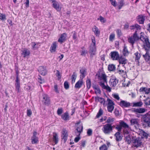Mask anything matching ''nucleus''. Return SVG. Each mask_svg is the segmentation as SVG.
Here are the masks:
<instances>
[{"mask_svg": "<svg viewBox=\"0 0 150 150\" xmlns=\"http://www.w3.org/2000/svg\"><path fill=\"white\" fill-rule=\"evenodd\" d=\"M38 71L42 75H45L47 74V70L45 67L43 66H40L38 68Z\"/></svg>", "mask_w": 150, "mask_h": 150, "instance_id": "nucleus-16", "label": "nucleus"}, {"mask_svg": "<svg viewBox=\"0 0 150 150\" xmlns=\"http://www.w3.org/2000/svg\"><path fill=\"white\" fill-rule=\"evenodd\" d=\"M125 141L127 142L128 144H129L131 142V139L130 135L127 134L126 136L125 135Z\"/></svg>", "mask_w": 150, "mask_h": 150, "instance_id": "nucleus-41", "label": "nucleus"}, {"mask_svg": "<svg viewBox=\"0 0 150 150\" xmlns=\"http://www.w3.org/2000/svg\"><path fill=\"white\" fill-rule=\"evenodd\" d=\"M52 6L57 11H60L61 10V8L59 7V4L57 1L53 3Z\"/></svg>", "mask_w": 150, "mask_h": 150, "instance_id": "nucleus-26", "label": "nucleus"}, {"mask_svg": "<svg viewBox=\"0 0 150 150\" xmlns=\"http://www.w3.org/2000/svg\"><path fill=\"white\" fill-rule=\"evenodd\" d=\"M31 139L33 144L38 143V138L37 137H32Z\"/></svg>", "mask_w": 150, "mask_h": 150, "instance_id": "nucleus-38", "label": "nucleus"}, {"mask_svg": "<svg viewBox=\"0 0 150 150\" xmlns=\"http://www.w3.org/2000/svg\"><path fill=\"white\" fill-rule=\"evenodd\" d=\"M54 91L57 93H59V92L58 89V86L57 85H55L54 86Z\"/></svg>", "mask_w": 150, "mask_h": 150, "instance_id": "nucleus-63", "label": "nucleus"}, {"mask_svg": "<svg viewBox=\"0 0 150 150\" xmlns=\"http://www.w3.org/2000/svg\"><path fill=\"white\" fill-rule=\"evenodd\" d=\"M118 3L119 5L118 6V7L119 9H120L124 5V0H120Z\"/></svg>", "mask_w": 150, "mask_h": 150, "instance_id": "nucleus-46", "label": "nucleus"}, {"mask_svg": "<svg viewBox=\"0 0 150 150\" xmlns=\"http://www.w3.org/2000/svg\"><path fill=\"white\" fill-rule=\"evenodd\" d=\"M115 38V34L114 33H112L109 36V40L110 41H113Z\"/></svg>", "mask_w": 150, "mask_h": 150, "instance_id": "nucleus-53", "label": "nucleus"}, {"mask_svg": "<svg viewBox=\"0 0 150 150\" xmlns=\"http://www.w3.org/2000/svg\"><path fill=\"white\" fill-rule=\"evenodd\" d=\"M103 111L102 109L100 108L96 116V118H98L100 117L101 115L103 114Z\"/></svg>", "mask_w": 150, "mask_h": 150, "instance_id": "nucleus-44", "label": "nucleus"}, {"mask_svg": "<svg viewBox=\"0 0 150 150\" xmlns=\"http://www.w3.org/2000/svg\"><path fill=\"white\" fill-rule=\"evenodd\" d=\"M21 51V54L24 58L28 56L30 53V51L26 48H24Z\"/></svg>", "mask_w": 150, "mask_h": 150, "instance_id": "nucleus-13", "label": "nucleus"}, {"mask_svg": "<svg viewBox=\"0 0 150 150\" xmlns=\"http://www.w3.org/2000/svg\"><path fill=\"white\" fill-rule=\"evenodd\" d=\"M55 75L58 77V79H61V76L60 72L58 70L56 71V73L55 74Z\"/></svg>", "mask_w": 150, "mask_h": 150, "instance_id": "nucleus-60", "label": "nucleus"}, {"mask_svg": "<svg viewBox=\"0 0 150 150\" xmlns=\"http://www.w3.org/2000/svg\"><path fill=\"white\" fill-rule=\"evenodd\" d=\"M134 146L136 147H137L140 146L142 143V142L140 139H136L134 140Z\"/></svg>", "mask_w": 150, "mask_h": 150, "instance_id": "nucleus-35", "label": "nucleus"}, {"mask_svg": "<svg viewBox=\"0 0 150 150\" xmlns=\"http://www.w3.org/2000/svg\"><path fill=\"white\" fill-rule=\"evenodd\" d=\"M108 69L109 71H113L115 69V67L113 64H109L108 66Z\"/></svg>", "mask_w": 150, "mask_h": 150, "instance_id": "nucleus-39", "label": "nucleus"}, {"mask_svg": "<svg viewBox=\"0 0 150 150\" xmlns=\"http://www.w3.org/2000/svg\"><path fill=\"white\" fill-rule=\"evenodd\" d=\"M31 45L32 47V49L34 50L38 48L39 47L38 45H37L35 42H32Z\"/></svg>", "mask_w": 150, "mask_h": 150, "instance_id": "nucleus-50", "label": "nucleus"}, {"mask_svg": "<svg viewBox=\"0 0 150 150\" xmlns=\"http://www.w3.org/2000/svg\"><path fill=\"white\" fill-rule=\"evenodd\" d=\"M130 29L131 30L136 29L137 30H139L141 29V27L139 25L136 24L134 25L131 26Z\"/></svg>", "mask_w": 150, "mask_h": 150, "instance_id": "nucleus-37", "label": "nucleus"}, {"mask_svg": "<svg viewBox=\"0 0 150 150\" xmlns=\"http://www.w3.org/2000/svg\"><path fill=\"white\" fill-rule=\"evenodd\" d=\"M92 133V130L91 129H88L87 131V134L88 136H91Z\"/></svg>", "mask_w": 150, "mask_h": 150, "instance_id": "nucleus-61", "label": "nucleus"}, {"mask_svg": "<svg viewBox=\"0 0 150 150\" xmlns=\"http://www.w3.org/2000/svg\"><path fill=\"white\" fill-rule=\"evenodd\" d=\"M115 125L112 126L111 124H106L103 125L102 130L103 132L106 134H109L112 132L113 128Z\"/></svg>", "mask_w": 150, "mask_h": 150, "instance_id": "nucleus-2", "label": "nucleus"}, {"mask_svg": "<svg viewBox=\"0 0 150 150\" xmlns=\"http://www.w3.org/2000/svg\"><path fill=\"white\" fill-rule=\"evenodd\" d=\"M62 138L64 139V142H65L67 139L68 134L67 131L65 129H63L62 131Z\"/></svg>", "mask_w": 150, "mask_h": 150, "instance_id": "nucleus-14", "label": "nucleus"}, {"mask_svg": "<svg viewBox=\"0 0 150 150\" xmlns=\"http://www.w3.org/2000/svg\"><path fill=\"white\" fill-rule=\"evenodd\" d=\"M139 130L140 132V134H141L144 137H147L148 134L146 133L142 129H139Z\"/></svg>", "mask_w": 150, "mask_h": 150, "instance_id": "nucleus-52", "label": "nucleus"}, {"mask_svg": "<svg viewBox=\"0 0 150 150\" xmlns=\"http://www.w3.org/2000/svg\"><path fill=\"white\" fill-rule=\"evenodd\" d=\"M24 4L26 7H28L29 6V0H25Z\"/></svg>", "mask_w": 150, "mask_h": 150, "instance_id": "nucleus-62", "label": "nucleus"}, {"mask_svg": "<svg viewBox=\"0 0 150 150\" xmlns=\"http://www.w3.org/2000/svg\"><path fill=\"white\" fill-rule=\"evenodd\" d=\"M147 110L144 108H134L132 110V111L136 113H142L146 112Z\"/></svg>", "mask_w": 150, "mask_h": 150, "instance_id": "nucleus-12", "label": "nucleus"}, {"mask_svg": "<svg viewBox=\"0 0 150 150\" xmlns=\"http://www.w3.org/2000/svg\"><path fill=\"white\" fill-rule=\"evenodd\" d=\"M15 86L16 88L15 90L18 93H19L21 91L20 81H16Z\"/></svg>", "mask_w": 150, "mask_h": 150, "instance_id": "nucleus-28", "label": "nucleus"}, {"mask_svg": "<svg viewBox=\"0 0 150 150\" xmlns=\"http://www.w3.org/2000/svg\"><path fill=\"white\" fill-rule=\"evenodd\" d=\"M139 92L145 93L146 94H148L150 91V88H147L146 87H142L139 89Z\"/></svg>", "mask_w": 150, "mask_h": 150, "instance_id": "nucleus-25", "label": "nucleus"}, {"mask_svg": "<svg viewBox=\"0 0 150 150\" xmlns=\"http://www.w3.org/2000/svg\"><path fill=\"white\" fill-rule=\"evenodd\" d=\"M57 46V44L56 42H54L52 43L50 49V51L51 52H53L56 51Z\"/></svg>", "mask_w": 150, "mask_h": 150, "instance_id": "nucleus-22", "label": "nucleus"}, {"mask_svg": "<svg viewBox=\"0 0 150 150\" xmlns=\"http://www.w3.org/2000/svg\"><path fill=\"white\" fill-rule=\"evenodd\" d=\"M43 99L42 102L45 105H48L50 103V99L47 95L45 94L42 95Z\"/></svg>", "mask_w": 150, "mask_h": 150, "instance_id": "nucleus-9", "label": "nucleus"}, {"mask_svg": "<svg viewBox=\"0 0 150 150\" xmlns=\"http://www.w3.org/2000/svg\"><path fill=\"white\" fill-rule=\"evenodd\" d=\"M111 4L114 7H116L117 5V3L115 0H109Z\"/></svg>", "mask_w": 150, "mask_h": 150, "instance_id": "nucleus-55", "label": "nucleus"}, {"mask_svg": "<svg viewBox=\"0 0 150 150\" xmlns=\"http://www.w3.org/2000/svg\"><path fill=\"white\" fill-rule=\"evenodd\" d=\"M61 117L65 121L69 120L70 118L69 114L67 112H66L62 114Z\"/></svg>", "mask_w": 150, "mask_h": 150, "instance_id": "nucleus-18", "label": "nucleus"}, {"mask_svg": "<svg viewBox=\"0 0 150 150\" xmlns=\"http://www.w3.org/2000/svg\"><path fill=\"white\" fill-rule=\"evenodd\" d=\"M143 56L146 61L149 63L150 62V56L148 52H146L145 54L143 55Z\"/></svg>", "mask_w": 150, "mask_h": 150, "instance_id": "nucleus-34", "label": "nucleus"}, {"mask_svg": "<svg viewBox=\"0 0 150 150\" xmlns=\"http://www.w3.org/2000/svg\"><path fill=\"white\" fill-rule=\"evenodd\" d=\"M119 105L122 108L128 107L130 105V104L129 102L126 101L122 100L121 99Z\"/></svg>", "mask_w": 150, "mask_h": 150, "instance_id": "nucleus-11", "label": "nucleus"}, {"mask_svg": "<svg viewBox=\"0 0 150 150\" xmlns=\"http://www.w3.org/2000/svg\"><path fill=\"white\" fill-rule=\"evenodd\" d=\"M108 102L107 108L109 112H112L114 108V103L112 100L108 98L107 99Z\"/></svg>", "mask_w": 150, "mask_h": 150, "instance_id": "nucleus-6", "label": "nucleus"}, {"mask_svg": "<svg viewBox=\"0 0 150 150\" xmlns=\"http://www.w3.org/2000/svg\"><path fill=\"white\" fill-rule=\"evenodd\" d=\"M123 55L124 56H127L129 54V52L128 51L127 47L126 46H125L123 47L122 51Z\"/></svg>", "mask_w": 150, "mask_h": 150, "instance_id": "nucleus-27", "label": "nucleus"}, {"mask_svg": "<svg viewBox=\"0 0 150 150\" xmlns=\"http://www.w3.org/2000/svg\"><path fill=\"white\" fill-rule=\"evenodd\" d=\"M96 46L91 45L89 50V53L91 55H94L95 54V53L96 51Z\"/></svg>", "mask_w": 150, "mask_h": 150, "instance_id": "nucleus-30", "label": "nucleus"}, {"mask_svg": "<svg viewBox=\"0 0 150 150\" xmlns=\"http://www.w3.org/2000/svg\"><path fill=\"white\" fill-rule=\"evenodd\" d=\"M86 86L87 88L89 89L91 87V83L90 79H88L86 81Z\"/></svg>", "mask_w": 150, "mask_h": 150, "instance_id": "nucleus-48", "label": "nucleus"}, {"mask_svg": "<svg viewBox=\"0 0 150 150\" xmlns=\"http://www.w3.org/2000/svg\"><path fill=\"white\" fill-rule=\"evenodd\" d=\"M6 19V16L5 14L0 13V19L3 21H5Z\"/></svg>", "mask_w": 150, "mask_h": 150, "instance_id": "nucleus-49", "label": "nucleus"}, {"mask_svg": "<svg viewBox=\"0 0 150 150\" xmlns=\"http://www.w3.org/2000/svg\"><path fill=\"white\" fill-rule=\"evenodd\" d=\"M113 97L114 98L117 99V100H119L120 99V98L119 97V95L118 94H115L113 95Z\"/></svg>", "mask_w": 150, "mask_h": 150, "instance_id": "nucleus-64", "label": "nucleus"}, {"mask_svg": "<svg viewBox=\"0 0 150 150\" xmlns=\"http://www.w3.org/2000/svg\"><path fill=\"white\" fill-rule=\"evenodd\" d=\"M114 118L111 117H108L107 119L106 122L107 123V124H111L112 123L114 120Z\"/></svg>", "mask_w": 150, "mask_h": 150, "instance_id": "nucleus-45", "label": "nucleus"}, {"mask_svg": "<svg viewBox=\"0 0 150 150\" xmlns=\"http://www.w3.org/2000/svg\"><path fill=\"white\" fill-rule=\"evenodd\" d=\"M53 140L55 144H57L58 142V136L57 134L55 132L53 133Z\"/></svg>", "mask_w": 150, "mask_h": 150, "instance_id": "nucleus-32", "label": "nucleus"}, {"mask_svg": "<svg viewBox=\"0 0 150 150\" xmlns=\"http://www.w3.org/2000/svg\"><path fill=\"white\" fill-rule=\"evenodd\" d=\"M139 39V37L138 36L136 31L133 35L129 36L128 39V42L129 43L133 46L135 42Z\"/></svg>", "mask_w": 150, "mask_h": 150, "instance_id": "nucleus-3", "label": "nucleus"}, {"mask_svg": "<svg viewBox=\"0 0 150 150\" xmlns=\"http://www.w3.org/2000/svg\"><path fill=\"white\" fill-rule=\"evenodd\" d=\"M83 83V81L82 79L79 80L76 83L75 86V88L76 89H79L81 87Z\"/></svg>", "mask_w": 150, "mask_h": 150, "instance_id": "nucleus-23", "label": "nucleus"}, {"mask_svg": "<svg viewBox=\"0 0 150 150\" xmlns=\"http://www.w3.org/2000/svg\"><path fill=\"white\" fill-rule=\"evenodd\" d=\"M93 89H94L95 92L96 94H100L101 91L98 87L95 86L93 87Z\"/></svg>", "mask_w": 150, "mask_h": 150, "instance_id": "nucleus-42", "label": "nucleus"}, {"mask_svg": "<svg viewBox=\"0 0 150 150\" xmlns=\"http://www.w3.org/2000/svg\"><path fill=\"white\" fill-rule=\"evenodd\" d=\"M95 100L96 102H100L101 104L104 105L105 104V100L103 98L96 97L95 98Z\"/></svg>", "mask_w": 150, "mask_h": 150, "instance_id": "nucleus-20", "label": "nucleus"}, {"mask_svg": "<svg viewBox=\"0 0 150 150\" xmlns=\"http://www.w3.org/2000/svg\"><path fill=\"white\" fill-rule=\"evenodd\" d=\"M134 55L135 56V61H138L141 57L140 54L138 52H137L134 53Z\"/></svg>", "mask_w": 150, "mask_h": 150, "instance_id": "nucleus-47", "label": "nucleus"}, {"mask_svg": "<svg viewBox=\"0 0 150 150\" xmlns=\"http://www.w3.org/2000/svg\"><path fill=\"white\" fill-rule=\"evenodd\" d=\"M128 127L127 128H124L123 130V133L124 134H128L129 133V130L130 129V128L129 126L128 125Z\"/></svg>", "mask_w": 150, "mask_h": 150, "instance_id": "nucleus-43", "label": "nucleus"}, {"mask_svg": "<svg viewBox=\"0 0 150 150\" xmlns=\"http://www.w3.org/2000/svg\"><path fill=\"white\" fill-rule=\"evenodd\" d=\"M100 150H107V148L105 144H104L100 147L99 148Z\"/></svg>", "mask_w": 150, "mask_h": 150, "instance_id": "nucleus-56", "label": "nucleus"}, {"mask_svg": "<svg viewBox=\"0 0 150 150\" xmlns=\"http://www.w3.org/2000/svg\"><path fill=\"white\" fill-rule=\"evenodd\" d=\"M145 16H142V15H140L138 16L137 20L139 22V24H143L144 23V22L145 20Z\"/></svg>", "mask_w": 150, "mask_h": 150, "instance_id": "nucleus-19", "label": "nucleus"}, {"mask_svg": "<svg viewBox=\"0 0 150 150\" xmlns=\"http://www.w3.org/2000/svg\"><path fill=\"white\" fill-rule=\"evenodd\" d=\"M98 76L99 83L100 86L103 89L106 90L109 92L111 91V88L107 85L106 86L105 83H107V76L105 72L100 71L96 74Z\"/></svg>", "mask_w": 150, "mask_h": 150, "instance_id": "nucleus-1", "label": "nucleus"}, {"mask_svg": "<svg viewBox=\"0 0 150 150\" xmlns=\"http://www.w3.org/2000/svg\"><path fill=\"white\" fill-rule=\"evenodd\" d=\"M110 55L111 59L113 60H118L120 57L118 52L116 51L111 52L110 53Z\"/></svg>", "mask_w": 150, "mask_h": 150, "instance_id": "nucleus-7", "label": "nucleus"}, {"mask_svg": "<svg viewBox=\"0 0 150 150\" xmlns=\"http://www.w3.org/2000/svg\"><path fill=\"white\" fill-rule=\"evenodd\" d=\"M140 39L144 43V46L146 50H148L150 48V43L147 38L141 35Z\"/></svg>", "mask_w": 150, "mask_h": 150, "instance_id": "nucleus-4", "label": "nucleus"}, {"mask_svg": "<svg viewBox=\"0 0 150 150\" xmlns=\"http://www.w3.org/2000/svg\"><path fill=\"white\" fill-rule=\"evenodd\" d=\"M77 75L76 72H73L71 76V81L72 83H74L77 77Z\"/></svg>", "mask_w": 150, "mask_h": 150, "instance_id": "nucleus-40", "label": "nucleus"}, {"mask_svg": "<svg viewBox=\"0 0 150 150\" xmlns=\"http://www.w3.org/2000/svg\"><path fill=\"white\" fill-rule=\"evenodd\" d=\"M143 121L148 124L150 122V114L147 113L144 115L143 117Z\"/></svg>", "mask_w": 150, "mask_h": 150, "instance_id": "nucleus-15", "label": "nucleus"}, {"mask_svg": "<svg viewBox=\"0 0 150 150\" xmlns=\"http://www.w3.org/2000/svg\"><path fill=\"white\" fill-rule=\"evenodd\" d=\"M110 86L111 87L115 86L118 83V80L115 76H112L110 78L109 81Z\"/></svg>", "mask_w": 150, "mask_h": 150, "instance_id": "nucleus-8", "label": "nucleus"}, {"mask_svg": "<svg viewBox=\"0 0 150 150\" xmlns=\"http://www.w3.org/2000/svg\"><path fill=\"white\" fill-rule=\"evenodd\" d=\"M63 110L62 108H59L57 111V114L58 115H60L63 112Z\"/></svg>", "mask_w": 150, "mask_h": 150, "instance_id": "nucleus-58", "label": "nucleus"}, {"mask_svg": "<svg viewBox=\"0 0 150 150\" xmlns=\"http://www.w3.org/2000/svg\"><path fill=\"white\" fill-rule=\"evenodd\" d=\"M83 131V126L81 124H78L77 125L76 135L77 136H79Z\"/></svg>", "mask_w": 150, "mask_h": 150, "instance_id": "nucleus-10", "label": "nucleus"}, {"mask_svg": "<svg viewBox=\"0 0 150 150\" xmlns=\"http://www.w3.org/2000/svg\"><path fill=\"white\" fill-rule=\"evenodd\" d=\"M86 69L85 68H82L80 69V71L81 74L80 77H82V79L84 78L86 76Z\"/></svg>", "mask_w": 150, "mask_h": 150, "instance_id": "nucleus-24", "label": "nucleus"}, {"mask_svg": "<svg viewBox=\"0 0 150 150\" xmlns=\"http://www.w3.org/2000/svg\"><path fill=\"white\" fill-rule=\"evenodd\" d=\"M116 137V140L117 141H120L122 138L120 136V132H116L115 135Z\"/></svg>", "mask_w": 150, "mask_h": 150, "instance_id": "nucleus-36", "label": "nucleus"}, {"mask_svg": "<svg viewBox=\"0 0 150 150\" xmlns=\"http://www.w3.org/2000/svg\"><path fill=\"white\" fill-rule=\"evenodd\" d=\"M132 104L133 107H140L142 106L143 103L142 101H139L137 102H134L132 103Z\"/></svg>", "mask_w": 150, "mask_h": 150, "instance_id": "nucleus-31", "label": "nucleus"}, {"mask_svg": "<svg viewBox=\"0 0 150 150\" xmlns=\"http://www.w3.org/2000/svg\"><path fill=\"white\" fill-rule=\"evenodd\" d=\"M67 37V35L66 33H64L62 34L58 40V42L62 43L66 40Z\"/></svg>", "mask_w": 150, "mask_h": 150, "instance_id": "nucleus-17", "label": "nucleus"}, {"mask_svg": "<svg viewBox=\"0 0 150 150\" xmlns=\"http://www.w3.org/2000/svg\"><path fill=\"white\" fill-rule=\"evenodd\" d=\"M64 86L66 89H68L69 88V86L68 82L67 81H65L64 83Z\"/></svg>", "mask_w": 150, "mask_h": 150, "instance_id": "nucleus-54", "label": "nucleus"}, {"mask_svg": "<svg viewBox=\"0 0 150 150\" xmlns=\"http://www.w3.org/2000/svg\"><path fill=\"white\" fill-rule=\"evenodd\" d=\"M92 30L96 36H99L100 33V31L96 26H94L93 28H92Z\"/></svg>", "mask_w": 150, "mask_h": 150, "instance_id": "nucleus-29", "label": "nucleus"}, {"mask_svg": "<svg viewBox=\"0 0 150 150\" xmlns=\"http://www.w3.org/2000/svg\"><path fill=\"white\" fill-rule=\"evenodd\" d=\"M128 125L123 121H120L119 122V125H117L115 127L117 130L118 132H120L122 128L128 127Z\"/></svg>", "mask_w": 150, "mask_h": 150, "instance_id": "nucleus-5", "label": "nucleus"}, {"mask_svg": "<svg viewBox=\"0 0 150 150\" xmlns=\"http://www.w3.org/2000/svg\"><path fill=\"white\" fill-rule=\"evenodd\" d=\"M130 121L131 125H134L135 127H136V126L138 125V122L137 119H132Z\"/></svg>", "mask_w": 150, "mask_h": 150, "instance_id": "nucleus-33", "label": "nucleus"}, {"mask_svg": "<svg viewBox=\"0 0 150 150\" xmlns=\"http://www.w3.org/2000/svg\"><path fill=\"white\" fill-rule=\"evenodd\" d=\"M118 60L120 64H126L127 62V60L125 58L122 56L120 57Z\"/></svg>", "mask_w": 150, "mask_h": 150, "instance_id": "nucleus-21", "label": "nucleus"}, {"mask_svg": "<svg viewBox=\"0 0 150 150\" xmlns=\"http://www.w3.org/2000/svg\"><path fill=\"white\" fill-rule=\"evenodd\" d=\"M98 20H100V22L103 23H105L106 21V20L101 16H100L99 18H98Z\"/></svg>", "mask_w": 150, "mask_h": 150, "instance_id": "nucleus-57", "label": "nucleus"}, {"mask_svg": "<svg viewBox=\"0 0 150 150\" xmlns=\"http://www.w3.org/2000/svg\"><path fill=\"white\" fill-rule=\"evenodd\" d=\"M84 47L81 48L83 50L81 52V55L82 56H85L86 54L87 53L88 51L87 50H84Z\"/></svg>", "mask_w": 150, "mask_h": 150, "instance_id": "nucleus-51", "label": "nucleus"}, {"mask_svg": "<svg viewBox=\"0 0 150 150\" xmlns=\"http://www.w3.org/2000/svg\"><path fill=\"white\" fill-rule=\"evenodd\" d=\"M32 113V112L30 110L28 109L27 110V115L28 116L30 117Z\"/></svg>", "mask_w": 150, "mask_h": 150, "instance_id": "nucleus-59", "label": "nucleus"}]
</instances>
